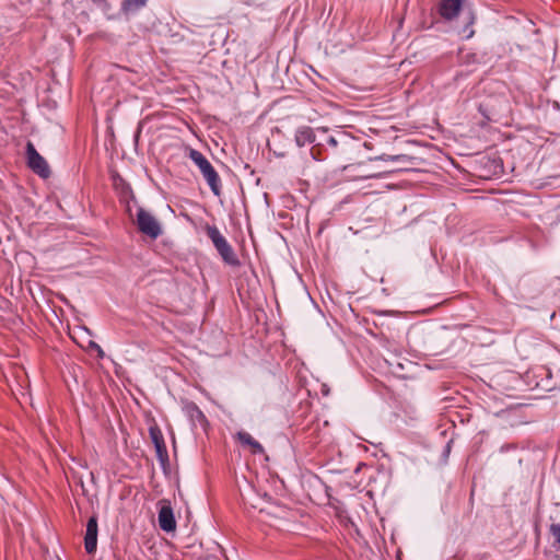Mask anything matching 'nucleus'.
Segmentation results:
<instances>
[{
    "label": "nucleus",
    "instance_id": "f257e3e1",
    "mask_svg": "<svg viewBox=\"0 0 560 560\" xmlns=\"http://www.w3.org/2000/svg\"><path fill=\"white\" fill-rule=\"evenodd\" d=\"M438 11L445 21H453L460 16L463 27L458 30V34L466 39L474 36L472 25L476 22V14L470 4H465L463 0H441Z\"/></svg>",
    "mask_w": 560,
    "mask_h": 560
},
{
    "label": "nucleus",
    "instance_id": "f03ea898",
    "mask_svg": "<svg viewBox=\"0 0 560 560\" xmlns=\"http://www.w3.org/2000/svg\"><path fill=\"white\" fill-rule=\"evenodd\" d=\"M187 152V156L198 166L212 194L219 197L221 195V179L218 172L200 151L188 148Z\"/></svg>",
    "mask_w": 560,
    "mask_h": 560
},
{
    "label": "nucleus",
    "instance_id": "7ed1b4c3",
    "mask_svg": "<svg viewBox=\"0 0 560 560\" xmlns=\"http://www.w3.org/2000/svg\"><path fill=\"white\" fill-rule=\"evenodd\" d=\"M206 234L211 240L214 248L225 264L233 267H238L241 265L233 247L215 225H207Z\"/></svg>",
    "mask_w": 560,
    "mask_h": 560
},
{
    "label": "nucleus",
    "instance_id": "20e7f679",
    "mask_svg": "<svg viewBox=\"0 0 560 560\" xmlns=\"http://www.w3.org/2000/svg\"><path fill=\"white\" fill-rule=\"evenodd\" d=\"M137 225L142 234L148 235L152 240H156L162 234L160 222L143 208L138 209Z\"/></svg>",
    "mask_w": 560,
    "mask_h": 560
},
{
    "label": "nucleus",
    "instance_id": "39448f33",
    "mask_svg": "<svg viewBox=\"0 0 560 560\" xmlns=\"http://www.w3.org/2000/svg\"><path fill=\"white\" fill-rule=\"evenodd\" d=\"M27 166L42 178H48L50 168L46 160L37 152L34 144L28 141L26 143Z\"/></svg>",
    "mask_w": 560,
    "mask_h": 560
},
{
    "label": "nucleus",
    "instance_id": "423d86ee",
    "mask_svg": "<svg viewBox=\"0 0 560 560\" xmlns=\"http://www.w3.org/2000/svg\"><path fill=\"white\" fill-rule=\"evenodd\" d=\"M151 441L154 445L158 460L163 469L168 465V453L164 442L163 434L159 428H150L149 430Z\"/></svg>",
    "mask_w": 560,
    "mask_h": 560
},
{
    "label": "nucleus",
    "instance_id": "0eeeda50",
    "mask_svg": "<svg viewBox=\"0 0 560 560\" xmlns=\"http://www.w3.org/2000/svg\"><path fill=\"white\" fill-rule=\"evenodd\" d=\"M159 505L158 520L160 528L166 533L174 532L176 528V520L171 503L168 501H161Z\"/></svg>",
    "mask_w": 560,
    "mask_h": 560
},
{
    "label": "nucleus",
    "instance_id": "6e6552de",
    "mask_svg": "<svg viewBox=\"0 0 560 560\" xmlns=\"http://www.w3.org/2000/svg\"><path fill=\"white\" fill-rule=\"evenodd\" d=\"M522 408L520 406H510L493 412V416L500 419L504 424L514 428L524 423L521 416Z\"/></svg>",
    "mask_w": 560,
    "mask_h": 560
},
{
    "label": "nucleus",
    "instance_id": "1a4fd4ad",
    "mask_svg": "<svg viewBox=\"0 0 560 560\" xmlns=\"http://www.w3.org/2000/svg\"><path fill=\"white\" fill-rule=\"evenodd\" d=\"M98 524L96 515H92L86 523L84 536V548L86 553L92 555L97 548Z\"/></svg>",
    "mask_w": 560,
    "mask_h": 560
},
{
    "label": "nucleus",
    "instance_id": "9d476101",
    "mask_svg": "<svg viewBox=\"0 0 560 560\" xmlns=\"http://www.w3.org/2000/svg\"><path fill=\"white\" fill-rule=\"evenodd\" d=\"M294 140L296 145L302 148L306 144L314 143L316 141V136L313 128L308 126H302L296 129Z\"/></svg>",
    "mask_w": 560,
    "mask_h": 560
},
{
    "label": "nucleus",
    "instance_id": "9b49d317",
    "mask_svg": "<svg viewBox=\"0 0 560 560\" xmlns=\"http://www.w3.org/2000/svg\"><path fill=\"white\" fill-rule=\"evenodd\" d=\"M185 416L195 424H203L207 422L206 416L200 408L192 401H186L183 407Z\"/></svg>",
    "mask_w": 560,
    "mask_h": 560
},
{
    "label": "nucleus",
    "instance_id": "f8f14e48",
    "mask_svg": "<svg viewBox=\"0 0 560 560\" xmlns=\"http://www.w3.org/2000/svg\"><path fill=\"white\" fill-rule=\"evenodd\" d=\"M236 438L242 444L250 446L254 454H262L265 452L264 446L248 432L240 431L237 432Z\"/></svg>",
    "mask_w": 560,
    "mask_h": 560
},
{
    "label": "nucleus",
    "instance_id": "ddd939ff",
    "mask_svg": "<svg viewBox=\"0 0 560 560\" xmlns=\"http://www.w3.org/2000/svg\"><path fill=\"white\" fill-rule=\"evenodd\" d=\"M148 0H122L121 12L126 15H133L147 5Z\"/></svg>",
    "mask_w": 560,
    "mask_h": 560
},
{
    "label": "nucleus",
    "instance_id": "4468645a",
    "mask_svg": "<svg viewBox=\"0 0 560 560\" xmlns=\"http://www.w3.org/2000/svg\"><path fill=\"white\" fill-rule=\"evenodd\" d=\"M92 4L100 9L108 20L113 19L108 13L112 10V5L107 0H91Z\"/></svg>",
    "mask_w": 560,
    "mask_h": 560
},
{
    "label": "nucleus",
    "instance_id": "2eb2a0df",
    "mask_svg": "<svg viewBox=\"0 0 560 560\" xmlns=\"http://www.w3.org/2000/svg\"><path fill=\"white\" fill-rule=\"evenodd\" d=\"M372 160H375V161L380 160V161H386V162H405L407 160V155H405V154H396V155L382 154V155L373 158Z\"/></svg>",
    "mask_w": 560,
    "mask_h": 560
},
{
    "label": "nucleus",
    "instance_id": "dca6fc26",
    "mask_svg": "<svg viewBox=\"0 0 560 560\" xmlns=\"http://www.w3.org/2000/svg\"><path fill=\"white\" fill-rule=\"evenodd\" d=\"M549 533L555 539V542L560 546V523H552L549 526Z\"/></svg>",
    "mask_w": 560,
    "mask_h": 560
},
{
    "label": "nucleus",
    "instance_id": "f3484780",
    "mask_svg": "<svg viewBox=\"0 0 560 560\" xmlns=\"http://www.w3.org/2000/svg\"><path fill=\"white\" fill-rule=\"evenodd\" d=\"M452 444H453V440H448L446 442V444L444 445L443 447V451H442V454H441V462L442 463H446L448 457H450V454H451V451H452Z\"/></svg>",
    "mask_w": 560,
    "mask_h": 560
},
{
    "label": "nucleus",
    "instance_id": "a211bd4d",
    "mask_svg": "<svg viewBox=\"0 0 560 560\" xmlns=\"http://www.w3.org/2000/svg\"><path fill=\"white\" fill-rule=\"evenodd\" d=\"M518 448V445L516 443H504L500 446L499 453L505 454L511 451H516Z\"/></svg>",
    "mask_w": 560,
    "mask_h": 560
},
{
    "label": "nucleus",
    "instance_id": "6ab92c4d",
    "mask_svg": "<svg viewBox=\"0 0 560 560\" xmlns=\"http://www.w3.org/2000/svg\"><path fill=\"white\" fill-rule=\"evenodd\" d=\"M89 347L91 349L95 350V352L97 354V358L103 359L105 357L104 350L102 349V347L97 342L90 341Z\"/></svg>",
    "mask_w": 560,
    "mask_h": 560
},
{
    "label": "nucleus",
    "instance_id": "aec40b11",
    "mask_svg": "<svg viewBox=\"0 0 560 560\" xmlns=\"http://www.w3.org/2000/svg\"><path fill=\"white\" fill-rule=\"evenodd\" d=\"M325 141L330 147H337L338 145V141H337V139L334 136H327Z\"/></svg>",
    "mask_w": 560,
    "mask_h": 560
},
{
    "label": "nucleus",
    "instance_id": "412c9836",
    "mask_svg": "<svg viewBox=\"0 0 560 560\" xmlns=\"http://www.w3.org/2000/svg\"><path fill=\"white\" fill-rule=\"evenodd\" d=\"M125 189H126V192L131 197V199H135V196L132 194L130 186L127 185Z\"/></svg>",
    "mask_w": 560,
    "mask_h": 560
},
{
    "label": "nucleus",
    "instance_id": "4be33fe9",
    "mask_svg": "<svg viewBox=\"0 0 560 560\" xmlns=\"http://www.w3.org/2000/svg\"><path fill=\"white\" fill-rule=\"evenodd\" d=\"M541 387H542L545 390H551V389H553V388L556 387V385H550V386H549L548 384H546V385H541Z\"/></svg>",
    "mask_w": 560,
    "mask_h": 560
},
{
    "label": "nucleus",
    "instance_id": "5701e85b",
    "mask_svg": "<svg viewBox=\"0 0 560 560\" xmlns=\"http://www.w3.org/2000/svg\"><path fill=\"white\" fill-rule=\"evenodd\" d=\"M323 394L327 395L328 394V389L323 388Z\"/></svg>",
    "mask_w": 560,
    "mask_h": 560
}]
</instances>
